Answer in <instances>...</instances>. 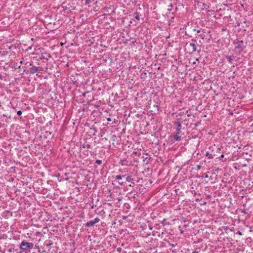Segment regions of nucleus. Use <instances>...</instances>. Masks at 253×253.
I'll list each match as a JSON object with an SVG mask.
<instances>
[{"label": "nucleus", "instance_id": "1", "mask_svg": "<svg viewBox=\"0 0 253 253\" xmlns=\"http://www.w3.org/2000/svg\"><path fill=\"white\" fill-rule=\"evenodd\" d=\"M33 243L26 242L25 241H23L19 245V249L20 250H22L23 251H25L27 253L29 252L30 250L33 249Z\"/></svg>", "mask_w": 253, "mask_h": 253}, {"label": "nucleus", "instance_id": "2", "mask_svg": "<svg viewBox=\"0 0 253 253\" xmlns=\"http://www.w3.org/2000/svg\"><path fill=\"white\" fill-rule=\"evenodd\" d=\"M175 134L173 135V138L176 141H180L181 139V124L180 122H177Z\"/></svg>", "mask_w": 253, "mask_h": 253}, {"label": "nucleus", "instance_id": "3", "mask_svg": "<svg viewBox=\"0 0 253 253\" xmlns=\"http://www.w3.org/2000/svg\"><path fill=\"white\" fill-rule=\"evenodd\" d=\"M29 65L31 66V67L30 68L27 72H29L31 74H34L38 71L39 68V67L34 66L31 63H29Z\"/></svg>", "mask_w": 253, "mask_h": 253}, {"label": "nucleus", "instance_id": "4", "mask_svg": "<svg viewBox=\"0 0 253 253\" xmlns=\"http://www.w3.org/2000/svg\"><path fill=\"white\" fill-rule=\"evenodd\" d=\"M100 221V219L98 217H96L92 220H90L85 223V226L90 227L93 226L95 223H97Z\"/></svg>", "mask_w": 253, "mask_h": 253}, {"label": "nucleus", "instance_id": "5", "mask_svg": "<svg viewBox=\"0 0 253 253\" xmlns=\"http://www.w3.org/2000/svg\"><path fill=\"white\" fill-rule=\"evenodd\" d=\"M243 43V41H237L235 43L236 45L235 48L238 49L239 51H242L244 49V46H242V44Z\"/></svg>", "mask_w": 253, "mask_h": 253}, {"label": "nucleus", "instance_id": "6", "mask_svg": "<svg viewBox=\"0 0 253 253\" xmlns=\"http://www.w3.org/2000/svg\"><path fill=\"white\" fill-rule=\"evenodd\" d=\"M186 45L192 52H195L197 51V47L195 43L192 42L189 43H187Z\"/></svg>", "mask_w": 253, "mask_h": 253}, {"label": "nucleus", "instance_id": "7", "mask_svg": "<svg viewBox=\"0 0 253 253\" xmlns=\"http://www.w3.org/2000/svg\"><path fill=\"white\" fill-rule=\"evenodd\" d=\"M119 164L123 166H127V162L126 160H121L120 161Z\"/></svg>", "mask_w": 253, "mask_h": 253}, {"label": "nucleus", "instance_id": "8", "mask_svg": "<svg viewBox=\"0 0 253 253\" xmlns=\"http://www.w3.org/2000/svg\"><path fill=\"white\" fill-rule=\"evenodd\" d=\"M206 156L209 159H212L213 158V157L214 155H212L209 152H206Z\"/></svg>", "mask_w": 253, "mask_h": 253}, {"label": "nucleus", "instance_id": "9", "mask_svg": "<svg viewBox=\"0 0 253 253\" xmlns=\"http://www.w3.org/2000/svg\"><path fill=\"white\" fill-rule=\"evenodd\" d=\"M226 58L230 64H232L233 63V60L231 56H226Z\"/></svg>", "mask_w": 253, "mask_h": 253}, {"label": "nucleus", "instance_id": "10", "mask_svg": "<svg viewBox=\"0 0 253 253\" xmlns=\"http://www.w3.org/2000/svg\"><path fill=\"white\" fill-rule=\"evenodd\" d=\"M82 147L83 148H87V149L91 148V146L89 144H86V143L83 144L82 145Z\"/></svg>", "mask_w": 253, "mask_h": 253}, {"label": "nucleus", "instance_id": "11", "mask_svg": "<svg viewBox=\"0 0 253 253\" xmlns=\"http://www.w3.org/2000/svg\"><path fill=\"white\" fill-rule=\"evenodd\" d=\"M133 180V178H132L131 175L127 176L126 177V181L127 182H131V181Z\"/></svg>", "mask_w": 253, "mask_h": 253}, {"label": "nucleus", "instance_id": "12", "mask_svg": "<svg viewBox=\"0 0 253 253\" xmlns=\"http://www.w3.org/2000/svg\"><path fill=\"white\" fill-rule=\"evenodd\" d=\"M134 18L136 19L137 20H139V13L138 12H135L134 14Z\"/></svg>", "mask_w": 253, "mask_h": 253}, {"label": "nucleus", "instance_id": "13", "mask_svg": "<svg viewBox=\"0 0 253 253\" xmlns=\"http://www.w3.org/2000/svg\"><path fill=\"white\" fill-rule=\"evenodd\" d=\"M119 171L121 173H124L126 172H128V169L127 168H126V169H119Z\"/></svg>", "mask_w": 253, "mask_h": 253}, {"label": "nucleus", "instance_id": "14", "mask_svg": "<svg viewBox=\"0 0 253 253\" xmlns=\"http://www.w3.org/2000/svg\"><path fill=\"white\" fill-rule=\"evenodd\" d=\"M162 224H163V226H166V225H169V223H167L166 222V218H164L163 221H162Z\"/></svg>", "mask_w": 253, "mask_h": 253}, {"label": "nucleus", "instance_id": "15", "mask_svg": "<svg viewBox=\"0 0 253 253\" xmlns=\"http://www.w3.org/2000/svg\"><path fill=\"white\" fill-rule=\"evenodd\" d=\"M123 178V176H121V175H118L115 177V179L116 180H120Z\"/></svg>", "mask_w": 253, "mask_h": 253}, {"label": "nucleus", "instance_id": "16", "mask_svg": "<svg viewBox=\"0 0 253 253\" xmlns=\"http://www.w3.org/2000/svg\"><path fill=\"white\" fill-rule=\"evenodd\" d=\"M95 163L97 164L98 165H101L102 164V161L100 160H96Z\"/></svg>", "mask_w": 253, "mask_h": 253}, {"label": "nucleus", "instance_id": "17", "mask_svg": "<svg viewBox=\"0 0 253 253\" xmlns=\"http://www.w3.org/2000/svg\"><path fill=\"white\" fill-rule=\"evenodd\" d=\"M92 2L91 0H85V3L86 4H89Z\"/></svg>", "mask_w": 253, "mask_h": 253}, {"label": "nucleus", "instance_id": "18", "mask_svg": "<svg viewBox=\"0 0 253 253\" xmlns=\"http://www.w3.org/2000/svg\"><path fill=\"white\" fill-rule=\"evenodd\" d=\"M17 114L18 115H21L22 114V111L21 110H19L17 112Z\"/></svg>", "mask_w": 253, "mask_h": 253}, {"label": "nucleus", "instance_id": "19", "mask_svg": "<svg viewBox=\"0 0 253 253\" xmlns=\"http://www.w3.org/2000/svg\"><path fill=\"white\" fill-rule=\"evenodd\" d=\"M193 31H196L197 33H200L201 32V30H197L196 29H194Z\"/></svg>", "mask_w": 253, "mask_h": 253}, {"label": "nucleus", "instance_id": "20", "mask_svg": "<svg viewBox=\"0 0 253 253\" xmlns=\"http://www.w3.org/2000/svg\"><path fill=\"white\" fill-rule=\"evenodd\" d=\"M18 253H26L25 251H23L22 250H20V251H19V252Z\"/></svg>", "mask_w": 253, "mask_h": 253}, {"label": "nucleus", "instance_id": "21", "mask_svg": "<svg viewBox=\"0 0 253 253\" xmlns=\"http://www.w3.org/2000/svg\"><path fill=\"white\" fill-rule=\"evenodd\" d=\"M107 120L108 122H110V121H111V119L110 118H107Z\"/></svg>", "mask_w": 253, "mask_h": 253}, {"label": "nucleus", "instance_id": "22", "mask_svg": "<svg viewBox=\"0 0 253 253\" xmlns=\"http://www.w3.org/2000/svg\"><path fill=\"white\" fill-rule=\"evenodd\" d=\"M117 250L118 252H120L121 251V248H118L117 249Z\"/></svg>", "mask_w": 253, "mask_h": 253}, {"label": "nucleus", "instance_id": "23", "mask_svg": "<svg viewBox=\"0 0 253 253\" xmlns=\"http://www.w3.org/2000/svg\"><path fill=\"white\" fill-rule=\"evenodd\" d=\"M192 253H199V252L197 251H195L193 252Z\"/></svg>", "mask_w": 253, "mask_h": 253}, {"label": "nucleus", "instance_id": "24", "mask_svg": "<svg viewBox=\"0 0 253 253\" xmlns=\"http://www.w3.org/2000/svg\"><path fill=\"white\" fill-rule=\"evenodd\" d=\"M119 183L120 185H121L122 186L124 185V184L123 182L122 183L119 182Z\"/></svg>", "mask_w": 253, "mask_h": 253}, {"label": "nucleus", "instance_id": "25", "mask_svg": "<svg viewBox=\"0 0 253 253\" xmlns=\"http://www.w3.org/2000/svg\"><path fill=\"white\" fill-rule=\"evenodd\" d=\"M19 63H20V65H22L23 63V61H21Z\"/></svg>", "mask_w": 253, "mask_h": 253}, {"label": "nucleus", "instance_id": "26", "mask_svg": "<svg viewBox=\"0 0 253 253\" xmlns=\"http://www.w3.org/2000/svg\"><path fill=\"white\" fill-rule=\"evenodd\" d=\"M224 157V155L223 154H221L220 156L221 158H223Z\"/></svg>", "mask_w": 253, "mask_h": 253}, {"label": "nucleus", "instance_id": "27", "mask_svg": "<svg viewBox=\"0 0 253 253\" xmlns=\"http://www.w3.org/2000/svg\"><path fill=\"white\" fill-rule=\"evenodd\" d=\"M26 72V69H24V70H23V72L22 74H24V73H25V72Z\"/></svg>", "mask_w": 253, "mask_h": 253}, {"label": "nucleus", "instance_id": "28", "mask_svg": "<svg viewBox=\"0 0 253 253\" xmlns=\"http://www.w3.org/2000/svg\"><path fill=\"white\" fill-rule=\"evenodd\" d=\"M149 229H150V230H152V228H152V227H151V226H150L149 227Z\"/></svg>", "mask_w": 253, "mask_h": 253}, {"label": "nucleus", "instance_id": "29", "mask_svg": "<svg viewBox=\"0 0 253 253\" xmlns=\"http://www.w3.org/2000/svg\"><path fill=\"white\" fill-rule=\"evenodd\" d=\"M126 175L125 174V175H121V176H123V177H125Z\"/></svg>", "mask_w": 253, "mask_h": 253}, {"label": "nucleus", "instance_id": "30", "mask_svg": "<svg viewBox=\"0 0 253 253\" xmlns=\"http://www.w3.org/2000/svg\"><path fill=\"white\" fill-rule=\"evenodd\" d=\"M172 6V4H170L169 5V7H171Z\"/></svg>", "mask_w": 253, "mask_h": 253}, {"label": "nucleus", "instance_id": "31", "mask_svg": "<svg viewBox=\"0 0 253 253\" xmlns=\"http://www.w3.org/2000/svg\"><path fill=\"white\" fill-rule=\"evenodd\" d=\"M41 59H45V58L44 57H41Z\"/></svg>", "mask_w": 253, "mask_h": 253}, {"label": "nucleus", "instance_id": "32", "mask_svg": "<svg viewBox=\"0 0 253 253\" xmlns=\"http://www.w3.org/2000/svg\"><path fill=\"white\" fill-rule=\"evenodd\" d=\"M239 235H241V233L239 232Z\"/></svg>", "mask_w": 253, "mask_h": 253}, {"label": "nucleus", "instance_id": "33", "mask_svg": "<svg viewBox=\"0 0 253 253\" xmlns=\"http://www.w3.org/2000/svg\"><path fill=\"white\" fill-rule=\"evenodd\" d=\"M181 233H183V231L182 230H181Z\"/></svg>", "mask_w": 253, "mask_h": 253}]
</instances>
